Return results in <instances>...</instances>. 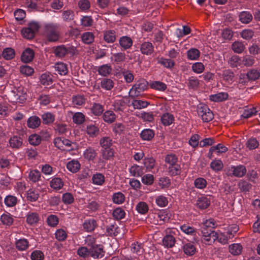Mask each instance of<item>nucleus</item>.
Segmentation results:
<instances>
[{"label": "nucleus", "instance_id": "f257e3e1", "mask_svg": "<svg viewBox=\"0 0 260 260\" xmlns=\"http://www.w3.org/2000/svg\"><path fill=\"white\" fill-rule=\"evenodd\" d=\"M43 29V36L49 42H55L60 39V28L58 24L52 22L45 23Z\"/></svg>", "mask_w": 260, "mask_h": 260}, {"label": "nucleus", "instance_id": "f03ea898", "mask_svg": "<svg viewBox=\"0 0 260 260\" xmlns=\"http://www.w3.org/2000/svg\"><path fill=\"white\" fill-rule=\"evenodd\" d=\"M165 166L171 176H177L181 172V167L178 164V157L171 153L166 155L165 157Z\"/></svg>", "mask_w": 260, "mask_h": 260}, {"label": "nucleus", "instance_id": "7ed1b4c3", "mask_svg": "<svg viewBox=\"0 0 260 260\" xmlns=\"http://www.w3.org/2000/svg\"><path fill=\"white\" fill-rule=\"evenodd\" d=\"M148 83L145 80H141L137 82L129 91V96L133 99L138 97L148 88Z\"/></svg>", "mask_w": 260, "mask_h": 260}, {"label": "nucleus", "instance_id": "20e7f679", "mask_svg": "<svg viewBox=\"0 0 260 260\" xmlns=\"http://www.w3.org/2000/svg\"><path fill=\"white\" fill-rule=\"evenodd\" d=\"M198 116L202 119L203 122H208L211 121L214 117L212 111L207 105L200 104L197 107Z\"/></svg>", "mask_w": 260, "mask_h": 260}, {"label": "nucleus", "instance_id": "39448f33", "mask_svg": "<svg viewBox=\"0 0 260 260\" xmlns=\"http://www.w3.org/2000/svg\"><path fill=\"white\" fill-rule=\"evenodd\" d=\"M246 168L244 165H239L236 166L232 165L227 168L226 174L231 177H242L246 174Z\"/></svg>", "mask_w": 260, "mask_h": 260}, {"label": "nucleus", "instance_id": "423d86ee", "mask_svg": "<svg viewBox=\"0 0 260 260\" xmlns=\"http://www.w3.org/2000/svg\"><path fill=\"white\" fill-rule=\"evenodd\" d=\"M40 27L39 24L36 22H31L27 27L23 28L21 30L23 37L27 39H32Z\"/></svg>", "mask_w": 260, "mask_h": 260}, {"label": "nucleus", "instance_id": "0eeeda50", "mask_svg": "<svg viewBox=\"0 0 260 260\" xmlns=\"http://www.w3.org/2000/svg\"><path fill=\"white\" fill-rule=\"evenodd\" d=\"M202 233V241L207 245H211L218 237L217 233L212 229H203Z\"/></svg>", "mask_w": 260, "mask_h": 260}, {"label": "nucleus", "instance_id": "6e6552de", "mask_svg": "<svg viewBox=\"0 0 260 260\" xmlns=\"http://www.w3.org/2000/svg\"><path fill=\"white\" fill-rule=\"evenodd\" d=\"M53 143L56 147L61 150L70 151L73 149L71 148L73 144L71 141L63 138H56L54 139Z\"/></svg>", "mask_w": 260, "mask_h": 260}, {"label": "nucleus", "instance_id": "1a4fd4ad", "mask_svg": "<svg viewBox=\"0 0 260 260\" xmlns=\"http://www.w3.org/2000/svg\"><path fill=\"white\" fill-rule=\"evenodd\" d=\"M13 102L19 103H23L27 98L26 92L22 88L13 91Z\"/></svg>", "mask_w": 260, "mask_h": 260}, {"label": "nucleus", "instance_id": "9d476101", "mask_svg": "<svg viewBox=\"0 0 260 260\" xmlns=\"http://www.w3.org/2000/svg\"><path fill=\"white\" fill-rule=\"evenodd\" d=\"M118 43L121 50H126L132 47L133 41L131 37L124 36L119 38Z\"/></svg>", "mask_w": 260, "mask_h": 260}, {"label": "nucleus", "instance_id": "9b49d317", "mask_svg": "<svg viewBox=\"0 0 260 260\" xmlns=\"http://www.w3.org/2000/svg\"><path fill=\"white\" fill-rule=\"evenodd\" d=\"M90 256L93 258H101L105 255L103 246L101 245H95L90 248Z\"/></svg>", "mask_w": 260, "mask_h": 260}, {"label": "nucleus", "instance_id": "f8f14e48", "mask_svg": "<svg viewBox=\"0 0 260 260\" xmlns=\"http://www.w3.org/2000/svg\"><path fill=\"white\" fill-rule=\"evenodd\" d=\"M53 75L49 72L42 74L40 77L41 84L44 86L52 85L54 82Z\"/></svg>", "mask_w": 260, "mask_h": 260}, {"label": "nucleus", "instance_id": "ddd939ff", "mask_svg": "<svg viewBox=\"0 0 260 260\" xmlns=\"http://www.w3.org/2000/svg\"><path fill=\"white\" fill-rule=\"evenodd\" d=\"M83 156L87 160L94 162L98 156V152L93 148L88 147L83 152Z\"/></svg>", "mask_w": 260, "mask_h": 260}, {"label": "nucleus", "instance_id": "4468645a", "mask_svg": "<svg viewBox=\"0 0 260 260\" xmlns=\"http://www.w3.org/2000/svg\"><path fill=\"white\" fill-rule=\"evenodd\" d=\"M140 51L142 54L150 55L154 51V46L150 42H144L141 44Z\"/></svg>", "mask_w": 260, "mask_h": 260}, {"label": "nucleus", "instance_id": "2eb2a0df", "mask_svg": "<svg viewBox=\"0 0 260 260\" xmlns=\"http://www.w3.org/2000/svg\"><path fill=\"white\" fill-rule=\"evenodd\" d=\"M211 204L210 197L202 196L198 198L196 202V206L200 209L207 208Z\"/></svg>", "mask_w": 260, "mask_h": 260}, {"label": "nucleus", "instance_id": "dca6fc26", "mask_svg": "<svg viewBox=\"0 0 260 260\" xmlns=\"http://www.w3.org/2000/svg\"><path fill=\"white\" fill-rule=\"evenodd\" d=\"M117 37V33L114 30H106L103 32L104 40L108 43H114Z\"/></svg>", "mask_w": 260, "mask_h": 260}, {"label": "nucleus", "instance_id": "f3484780", "mask_svg": "<svg viewBox=\"0 0 260 260\" xmlns=\"http://www.w3.org/2000/svg\"><path fill=\"white\" fill-rule=\"evenodd\" d=\"M90 111L95 116H101L104 111V106L100 103H93L90 108Z\"/></svg>", "mask_w": 260, "mask_h": 260}, {"label": "nucleus", "instance_id": "a211bd4d", "mask_svg": "<svg viewBox=\"0 0 260 260\" xmlns=\"http://www.w3.org/2000/svg\"><path fill=\"white\" fill-rule=\"evenodd\" d=\"M228 98L229 94L227 92H221L210 95L209 96V100L214 102H221L227 100Z\"/></svg>", "mask_w": 260, "mask_h": 260}, {"label": "nucleus", "instance_id": "6ab92c4d", "mask_svg": "<svg viewBox=\"0 0 260 260\" xmlns=\"http://www.w3.org/2000/svg\"><path fill=\"white\" fill-rule=\"evenodd\" d=\"M41 116L43 123L47 125L53 123L55 119V116L50 112H45Z\"/></svg>", "mask_w": 260, "mask_h": 260}, {"label": "nucleus", "instance_id": "aec40b11", "mask_svg": "<svg viewBox=\"0 0 260 260\" xmlns=\"http://www.w3.org/2000/svg\"><path fill=\"white\" fill-rule=\"evenodd\" d=\"M102 118L105 122L111 124L115 121L116 116L113 111L108 110L103 113Z\"/></svg>", "mask_w": 260, "mask_h": 260}, {"label": "nucleus", "instance_id": "412c9836", "mask_svg": "<svg viewBox=\"0 0 260 260\" xmlns=\"http://www.w3.org/2000/svg\"><path fill=\"white\" fill-rule=\"evenodd\" d=\"M40 196L39 191L36 188L28 189L26 193V198L28 201L34 202L39 199Z\"/></svg>", "mask_w": 260, "mask_h": 260}, {"label": "nucleus", "instance_id": "4be33fe9", "mask_svg": "<svg viewBox=\"0 0 260 260\" xmlns=\"http://www.w3.org/2000/svg\"><path fill=\"white\" fill-rule=\"evenodd\" d=\"M41 123V119L37 116H32L29 117L27 121V126L32 129L38 127Z\"/></svg>", "mask_w": 260, "mask_h": 260}, {"label": "nucleus", "instance_id": "5701e85b", "mask_svg": "<svg viewBox=\"0 0 260 260\" xmlns=\"http://www.w3.org/2000/svg\"><path fill=\"white\" fill-rule=\"evenodd\" d=\"M81 165L79 161L76 159H72L67 164V169L72 173H75L78 172L80 169Z\"/></svg>", "mask_w": 260, "mask_h": 260}, {"label": "nucleus", "instance_id": "b1692460", "mask_svg": "<svg viewBox=\"0 0 260 260\" xmlns=\"http://www.w3.org/2000/svg\"><path fill=\"white\" fill-rule=\"evenodd\" d=\"M22 145V139L20 137L14 136L9 140V146L13 149H19Z\"/></svg>", "mask_w": 260, "mask_h": 260}, {"label": "nucleus", "instance_id": "393cba45", "mask_svg": "<svg viewBox=\"0 0 260 260\" xmlns=\"http://www.w3.org/2000/svg\"><path fill=\"white\" fill-rule=\"evenodd\" d=\"M154 131L150 128L142 130L140 133V138L144 141H151L154 137Z\"/></svg>", "mask_w": 260, "mask_h": 260}, {"label": "nucleus", "instance_id": "a878e982", "mask_svg": "<svg viewBox=\"0 0 260 260\" xmlns=\"http://www.w3.org/2000/svg\"><path fill=\"white\" fill-rule=\"evenodd\" d=\"M186 84L189 89L197 90L200 84V81L196 77L191 76L187 79Z\"/></svg>", "mask_w": 260, "mask_h": 260}, {"label": "nucleus", "instance_id": "bb28decb", "mask_svg": "<svg viewBox=\"0 0 260 260\" xmlns=\"http://www.w3.org/2000/svg\"><path fill=\"white\" fill-rule=\"evenodd\" d=\"M183 250L184 253L188 256L194 255L196 252V248L193 243L191 242L184 243L183 245Z\"/></svg>", "mask_w": 260, "mask_h": 260}, {"label": "nucleus", "instance_id": "cd10ccee", "mask_svg": "<svg viewBox=\"0 0 260 260\" xmlns=\"http://www.w3.org/2000/svg\"><path fill=\"white\" fill-rule=\"evenodd\" d=\"M34 57V52L30 48L26 49L21 55V60L24 62H30Z\"/></svg>", "mask_w": 260, "mask_h": 260}, {"label": "nucleus", "instance_id": "c85d7f7f", "mask_svg": "<svg viewBox=\"0 0 260 260\" xmlns=\"http://www.w3.org/2000/svg\"><path fill=\"white\" fill-rule=\"evenodd\" d=\"M64 185L62 179L58 177L53 178L50 181V186L55 190L60 189Z\"/></svg>", "mask_w": 260, "mask_h": 260}, {"label": "nucleus", "instance_id": "c756f323", "mask_svg": "<svg viewBox=\"0 0 260 260\" xmlns=\"http://www.w3.org/2000/svg\"><path fill=\"white\" fill-rule=\"evenodd\" d=\"M81 38L83 43L90 44L94 42L95 36L93 32L87 31L83 33Z\"/></svg>", "mask_w": 260, "mask_h": 260}, {"label": "nucleus", "instance_id": "7c9ffc66", "mask_svg": "<svg viewBox=\"0 0 260 260\" xmlns=\"http://www.w3.org/2000/svg\"><path fill=\"white\" fill-rule=\"evenodd\" d=\"M112 70L110 65L105 64L98 67V72L100 75L107 77L111 74Z\"/></svg>", "mask_w": 260, "mask_h": 260}, {"label": "nucleus", "instance_id": "2f4dec72", "mask_svg": "<svg viewBox=\"0 0 260 260\" xmlns=\"http://www.w3.org/2000/svg\"><path fill=\"white\" fill-rule=\"evenodd\" d=\"M180 230L184 234L190 236H195L197 233V229L190 226L188 224H183L180 226Z\"/></svg>", "mask_w": 260, "mask_h": 260}, {"label": "nucleus", "instance_id": "473e14b6", "mask_svg": "<svg viewBox=\"0 0 260 260\" xmlns=\"http://www.w3.org/2000/svg\"><path fill=\"white\" fill-rule=\"evenodd\" d=\"M96 226V222L94 219H86L83 224L84 229L87 232L93 231Z\"/></svg>", "mask_w": 260, "mask_h": 260}, {"label": "nucleus", "instance_id": "72a5a7b5", "mask_svg": "<svg viewBox=\"0 0 260 260\" xmlns=\"http://www.w3.org/2000/svg\"><path fill=\"white\" fill-rule=\"evenodd\" d=\"M176 240L174 236L170 235L165 236L162 239V245L166 248L173 247L175 243Z\"/></svg>", "mask_w": 260, "mask_h": 260}, {"label": "nucleus", "instance_id": "f704fd0d", "mask_svg": "<svg viewBox=\"0 0 260 260\" xmlns=\"http://www.w3.org/2000/svg\"><path fill=\"white\" fill-rule=\"evenodd\" d=\"M114 83L110 78H103L101 80V88L105 90H111L114 87Z\"/></svg>", "mask_w": 260, "mask_h": 260}, {"label": "nucleus", "instance_id": "c9c22d12", "mask_svg": "<svg viewBox=\"0 0 260 260\" xmlns=\"http://www.w3.org/2000/svg\"><path fill=\"white\" fill-rule=\"evenodd\" d=\"M86 132L89 137L93 138L99 134V128L95 124H88L86 126Z\"/></svg>", "mask_w": 260, "mask_h": 260}, {"label": "nucleus", "instance_id": "e433bc0d", "mask_svg": "<svg viewBox=\"0 0 260 260\" xmlns=\"http://www.w3.org/2000/svg\"><path fill=\"white\" fill-rule=\"evenodd\" d=\"M99 143L102 149L111 148L113 141L109 137H104L100 140Z\"/></svg>", "mask_w": 260, "mask_h": 260}, {"label": "nucleus", "instance_id": "4c0bfd02", "mask_svg": "<svg viewBox=\"0 0 260 260\" xmlns=\"http://www.w3.org/2000/svg\"><path fill=\"white\" fill-rule=\"evenodd\" d=\"M129 172L131 175L134 177L141 176L144 173L143 167L137 165L132 166L129 169Z\"/></svg>", "mask_w": 260, "mask_h": 260}, {"label": "nucleus", "instance_id": "58836bf2", "mask_svg": "<svg viewBox=\"0 0 260 260\" xmlns=\"http://www.w3.org/2000/svg\"><path fill=\"white\" fill-rule=\"evenodd\" d=\"M28 178L34 183L38 182L41 180V174L38 170H31L28 173Z\"/></svg>", "mask_w": 260, "mask_h": 260}, {"label": "nucleus", "instance_id": "ea45409f", "mask_svg": "<svg viewBox=\"0 0 260 260\" xmlns=\"http://www.w3.org/2000/svg\"><path fill=\"white\" fill-rule=\"evenodd\" d=\"M39 220V214L36 212H28L26 215V222L30 225H34Z\"/></svg>", "mask_w": 260, "mask_h": 260}, {"label": "nucleus", "instance_id": "a19ab883", "mask_svg": "<svg viewBox=\"0 0 260 260\" xmlns=\"http://www.w3.org/2000/svg\"><path fill=\"white\" fill-rule=\"evenodd\" d=\"M161 122L165 126L171 125L174 121V118L173 115L169 113H166L161 116Z\"/></svg>", "mask_w": 260, "mask_h": 260}, {"label": "nucleus", "instance_id": "79ce46f5", "mask_svg": "<svg viewBox=\"0 0 260 260\" xmlns=\"http://www.w3.org/2000/svg\"><path fill=\"white\" fill-rule=\"evenodd\" d=\"M114 150L113 148L102 149L101 156L104 160H110L114 157Z\"/></svg>", "mask_w": 260, "mask_h": 260}, {"label": "nucleus", "instance_id": "37998d69", "mask_svg": "<svg viewBox=\"0 0 260 260\" xmlns=\"http://www.w3.org/2000/svg\"><path fill=\"white\" fill-rule=\"evenodd\" d=\"M228 150V148L223 144H218L216 146L211 147L209 149V153H211V155L214 152L216 153L217 154H219L226 152Z\"/></svg>", "mask_w": 260, "mask_h": 260}, {"label": "nucleus", "instance_id": "c03bdc74", "mask_svg": "<svg viewBox=\"0 0 260 260\" xmlns=\"http://www.w3.org/2000/svg\"><path fill=\"white\" fill-rule=\"evenodd\" d=\"M155 203L159 207H165L168 204V198L164 194H160L155 197Z\"/></svg>", "mask_w": 260, "mask_h": 260}, {"label": "nucleus", "instance_id": "a18cd8bd", "mask_svg": "<svg viewBox=\"0 0 260 260\" xmlns=\"http://www.w3.org/2000/svg\"><path fill=\"white\" fill-rule=\"evenodd\" d=\"M16 247L19 251H24L26 250L29 247V242L26 239H20L16 241Z\"/></svg>", "mask_w": 260, "mask_h": 260}, {"label": "nucleus", "instance_id": "49530a36", "mask_svg": "<svg viewBox=\"0 0 260 260\" xmlns=\"http://www.w3.org/2000/svg\"><path fill=\"white\" fill-rule=\"evenodd\" d=\"M111 59L112 60H113L116 64H119L125 61L126 55L123 52L115 53L112 54Z\"/></svg>", "mask_w": 260, "mask_h": 260}, {"label": "nucleus", "instance_id": "de8ad7c7", "mask_svg": "<svg viewBox=\"0 0 260 260\" xmlns=\"http://www.w3.org/2000/svg\"><path fill=\"white\" fill-rule=\"evenodd\" d=\"M239 20L243 23H248L252 19V15L247 11H243L239 14Z\"/></svg>", "mask_w": 260, "mask_h": 260}, {"label": "nucleus", "instance_id": "09e8293b", "mask_svg": "<svg viewBox=\"0 0 260 260\" xmlns=\"http://www.w3.org/2000/svg\"><path fill=\"white\" fill-rule=\"evenodd\" d=\"M61 16L63 20L68 22L74 20L75 13L72 10H67L62 12Z\"/></svg>", "mask_w": 260, "mask_h": 260}, {"label": "nucleus", "instance_id": "8fccbe9b", "mask_svg": "<svg viewBox=\"0 0 260 260\" xmlns=\"http://www.w3.org/2000/svg\"><path fill=\"white\" fill-rule=\"evenodd\" d=\"M125 199L124 194L121 192H117L113 194L112 201L114 203L119 205L122 204Z\"/></svg>", "mask_w": 260, "mask_h": 260}, {"label": "nucleus", "instance_id": "3c124183", "mask_svg": "<svg viewBox=\"0 0 260 260\" xmlns=\"http://www.w3.org/2000/svg\"><path fill=\"white\" fill-rule=\"evenodd\" d=\"M131 251L134 254L137 255H141L144 252V249L142 247L141 244L138 242H135L131 245Z\"/></svg>", "mask_w": 260, "mask_h": 260}, {"label": "nucleus", "instance_id": "603ef678", "mask_svg": "<svg viewBox=\"0 0 260 260\" xmlns=\"http://www.w3.org/2000/svg\"><path fill=\"white\" fill-rule=\"evenodd\" d=\"M86 100L83 95H75L72 97V104L75 107L82 106L85 103Z\"/></svg>", "mask_w": 260, "mask_h": 260}, {"label": "nucleus", "instance_id": "864d4df0", "mask_svg": "<svg viewBox=\"0 0 260 260\" xmlns=\"http://www.w3.org/2000/svg\"><path fill=\"white\" fill-rule=\"evenodd\" d=\"M73 121L77 125L83 123L85 120V115L81 112H76L73 115Z\"/></svg>", "mask_w": 260, "mask_h": 260}, {"label": "nucleus", "instance_id": "5fc2aeb1", "mask_svg": "<svg viewBox=\"0 0 260 260\" xmlns=\"http://www.w3.org/2000/svg\"><path fill=\"white\" fill-rule=\"evenodd\" d=\"M150 86L152 89L160 91H164L167 89V85L165 83L158 81L150 83Z\"/></svg>", "mask_w": 260, "mask_h": 260}, {"label": "nucleus", "instance_id": "6e6d98bb", "mask_svg": "<svg viewBox=\"0 0 260 260\" xmlns=\"http://www.w3.org/2000/svg\"><path fill=\"white\" fill-rule=\"evenodd\" d=\"M17 198L12 195H8L6 197L4 200L5 205L8 207H13L17 203Z\"/></svg>", "mask_w": 260, "mask_h": 260}, {"label": "nucleus", "instance_id": "4d7b16f0", "mask_svg": "<svg viewBox=\"0 0 260 260\" xmlns=\"http://www.w3.org/2000/svg\"><path fill=\"white\" fill-rule=\"evenodd\" d=\"M54 68L55 71L61 75H65L68 73L67 66L63 62L56 63Z\"/></svg>", "mask_w": 260, "mask_h": 260}, {"label": "nucleus", "instance_id": "13d9d810", "mask_svg": "<svg viewBox=\"0 0 260 260\" xmlns=\"http://www.w3.org/2000/svg\"><path fill=\"white\" fill-rule=\"evenodd\" d=\"M93 24V19L90 16H83L80 19V24L83 27H90Z\"/></svg>", "mask_w": 260, "mask_h": 260}, {"label": "nucleus", "instance_id": "bf43d9fd", "mask_svg": "<svg viewBox=\"0 0 260 260\" xmlns=\"http://www.w3.org/2000/svg\"><path fill=\"white\" fill-rule=\"evenodd\" d=\"M68 53V49L64 45L56 47L54 51V54L59 57H64Z\"/></svg>", "mask_w": 260, "mask_h": 260}, {"label": "nucleus", "instance_id": "052dcab7", "mask_svg": "<svg viewBox=\"0 0 260 260\" xmlns=\"http://www.w3.org/2000/svg\"><path fill=\"white\" fill-rule=\"evenodd\" d=\"M1 221L6 225H11L14 221V219L10 213L3 214L1 216Z\"/></svg>", "mask_w": 260, "mask_h": 260}, {"label": "nucleus", "instance_id": "680f3d73", "mask_svg": "<svg viewBox=\"0 0 260 260\" xmlns=\"http://www.w3.org/2000/svg\"><path fill=\"white\" fill-rule=\"evenodd\" d=\"M187 55L189 59L197 60L200 56V52L196 48H191L187 51Z\"/></svg>", "mask_w": 260, "mask_h": 260}, {"label": "nucleus", "instance_id": "e2e57ef3", "mask_svg": "<svg viewBox=\"0 0 260 260\" xmlns=\"http://www.w3.org/2000/svg\"><path fill=\"white\" fill-rule=\"evenodd\" d=\"M67 236V232L62 229H57L55 233V237L58 241L66 240Z\"/></svg>", "mask_w": 260, "mask_h": 260}, {"label": "nucleus", "instance_id": "0e129e2a", "mask_svg": "<svg viewBox=\"0 0 260 260\" xmlns=\"http://www.w3.org/2000/svg\"><path fill=\"white\" fill-rule=\"evenodd\" d=\"M192 71L196 74L202 73L205 70V66L201 62H197L192 64Z\"/></svg>", "mask_w": 260, "mask_h": 260}, {"label": "nucleus", "instance_id": "69168bd1", "mask_svg": "<svg viewBox=\"0 0 260 260\" xmlns=\"http://www.w3.org/2000/svg\"><path fill=\"white\" fill-rule=\"evenodd\" d=\"M92 183L97 185H102L105 182V177L101 173L94 174L92 178Z\"/></svg>", "mask_w": 260, "mask_h": 260}, {"label": "nucleus", "instance_id": "338daca9", "mask_svg": "<svg viewBox=\"0 0 260 260\" xmlns=\"http://www.w3.org/2000/svg\"><path fill=\"white\" fill-rule=\"evenodd\" d=\"M136 209L140 214H145L148 212L149 207L146 203L140 202L137 205Z\"/></svg>", "mask_w": 260, "mask_h": 260}, {"label": "nucleus", "instance_id": "774afa93", "mask_svg": "<svg viewBox=\"0 0 260 260\" xmlns=\"http://www.w3.org/2000/svg\"><path fill=\"white\" fill-rule=\"evenodd\" d=\"M242 250V246L240 244H233L229 247L230 252L233 255H237L240 254Z\"/></svg>", "mask_w": 260, "mask_h": 260}]
</instances>
